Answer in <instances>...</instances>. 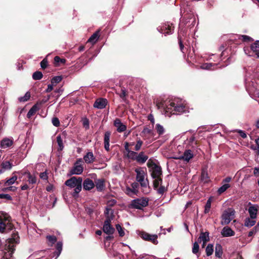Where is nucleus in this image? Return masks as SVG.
Listing matches in <instances>:
<instances>
[{"label":"nucleus","instance_id":"obj_26","mask_svg":"<svg viewBox=\"0 0 259 259\" xmlns=\"http://www.w3.org/2000/svg\"><path fill=\"white\" fill-rule=\"evenodd\" d=\"M40 107L38 106V104H35L32 108L29 110L27 113V117L30 118L32 115H33L39 109Z\"/></svg>","mask_w":259,"mask_h":259},{"label":"nucleus","instance_id":"obj_40","mask_svg":"<svg viewBox=\"0 0 259 259\" xmlns=\"http://www.w3.org/2000/svg\"><path fill=\"white\" fill-rule=\"evenodd\" d=\"M155 180L153 182V186L155 189L157 188L161 185L162 179L160 177L157 178H154Z\"/></svg>","mask_w":259,"mask_h":259},{"label":"nucleus","instance_id":"obj_3","mask_svg":"<svg viewBox=\"0 0 259 259\" xmlns=\"http://www.w3.org/2000/svg\"><path fill=\"white\" fill-rule=\"evenodd\" d=\"M136 173V180L139 183L141 186L143 188H147L149 186V181L146 178V170L144 168L139 167L135 169Z\"/></svg>","mask_w":259,"mask_h":259},{"label":"nucleus","instance_id":"obj_46","mask_svg":"<svg viewBox=\"0 0 259 259\" xmlns=\"http://www.w3.org/2000/svg\"><path fill=\"white\" fill-rule=\"evenodd\" d=\"M62 79V77L61 76H56L54 77L51 79V83L54 85H55L58 83H59Z\"/></svg>","mask_w":259,"mask_h":259},{"label":"nucleus","instance_id":"obj_24","mask_svg":"<svg viewBox=\"0 0 259 259\" xmlns=\"http://www.w3.org/2000/svg\"><path fill=\"white\" fill-rule=\"evenodd\" d=\"M249 217L251 219H256L257 209L255 206H251L248 208Z\"/></svg>","mask_w":259,"mask_h":259},{"label":"nucleus","instance_id":"obj_61","mask_svg":"<svg viewBox=\"0 0 259 259\" xmlns=\"http://www.w3.org/2000/svg\"><path fill=\"white\" fill-rule=\"evenodd\" d=\"M125 193L128 195L136 194L134 193V191L132 189V187H130L128 186H126L125 188Z\"/></svg>","mask_w":259,"mask_h":259},{"label":"nucleus","instance_id":"obj_19","mask_svg":"<svg viewBox=\"0 0 259 259\" xmlns=\"http://www.w3.org/2000/svg\"><path fill=\"white\" fill-rule=\"evenodd\" d=\"M95 157L92 152H88L83 157V160L88 164L92 163L94 162Z\"/></svg>","mask_w":259,"mask_h":259},{"label":"nucleus","instance_id":"obj_34","mask_svg":"<svg viewBox=\"0 0 259 259\" xmlns=\"http://www.w3.org/2000/svg\"><path fill=\"white\" fill-rule=\"evenodd\" d=\"M28 182L29 184H35L37 182V179L35 176L31 175L30 172L27 173Z\"/></svg>","mask_w":259,"mask_h":259},{"label":"nucleus","instance_id":"obj_55","mask_svg":"<svg viewBox=\"0 0 259 259\" xmlns=\"http://www.w3.org/2000/svg\"><path fill=\"white\" fill-rule=\"evenodd\" d=\"M52 124L56 127L60 125V121L57 117H53L52 119Z\"/></svg>","mask_w":259,"mask_h":259},{"label":"nucleus","instance_id":"obj_17","mask_svg":"<svg viewBox=\"0 0 259 259\" xmlns=\"http://www.w3.org/2000/svg\"><path fill=\"white\" fill-rule=\"evenodd\" d=\"M221 234L223 237H231L235 235V232L229 227H225L222 232Z\"/></svg>","mask_w":259,"mask_h":259},{"label":"nucleus","instance_id":"obj_10","mask_svg":"<svg viewBox=\"0 0 259 259\" xmlns=\"http://www.w3.org/2000/svg\"><path fill=\"white\" fill-rule=\"evenodd\" d=\"M184 144L187 148H196L197 145V141L194 134L191 133L189 136L184 141Z\"/></svg>","mask_w":259,"mask_h":259},{"label":"nucleus","instance_id":"obj_53","mask_svg":"<svg viewBox=\"0 0 259 259\" xmlns=\"http://www.w3.org/2000/svg\"><path fill=\"white\" fill-rule=\"evenodd\" d=\"M54 61L56 64L59 65L60 63L64 64L65 63L66 60L64 59H61L59 56H56L54 58Z\"/></svg>","mask_w":259,"mask_h":259},{"label":"nucleus","instance_id":"obj_42","mask_svg":"<svg viewBox=\"0 0 259 259\" xmlns=\"http://www.w3.org/2000/svg\"><path fill=\"white\" fill-rule=\"evenodd\" d=\"M30 93L26 92L24 96L19 98V101L21 102H24L28 101L30 99Z\"/></svg>","mask_w":259,"mask_h":259},{"label":"nucleus","instance_id":"obj_21","mask_svg":"<svg viewBox=\"0 0 259 259\" xmlns=\"http://www.w3.org/2000/svg\"><path fill=\"white\" fill-rule=\"evenodd\" d=\"M12 167V164L9 161H4L1 163V172L10 170Z\"/></svg>","mask_w":259,"mask_h":259},{"label":"nucleus","instance_id":"obj_7","mask_svg":"<svg viewBox=\"0 0 259 259\" xmlns=\"http://www.w3.org/2000/svg\"><path fill=\"white\" fill-rule=\"evenodd\" d=\"M10 224V216L7 213L0 212V233L4 232L6 227Z\"/></svg>","mask_w":259,"mask_h":259},{"label":"nucleus","instance_id":"obj_41","mask_svg":"<svg viewBox=\"0 0 259 259\" xmlns=\"http://www.w3.org/2000/svg\"><path fill=\"white\" fill-rule=\"evenodd\" d=\"M57 142L59 146V150H62L64 148L62 139L60 135L57 137Z\"/></svg>","mask_w":259,"mask_h":259},{"label":"nucleus","instance_id":"obj_60","mask_svg":"<svg viewBox=\"0 0 259 259\" xmlns=\"http://www.w3.org/2000/svg\"><path fill=\"white\" fill-rule=\"evenodd\" d=\"M0 198L6 199L7 200H11L12 197L9 194H0Z\"/></svg>","mask_w":259,"mask_h":259},{"label":"nucleus","instance_id":"obj_14","mask_svg":"<svg viewBox=\"0 0 259 259\" xmlns=\"http://www.w3.org/2000/svg\"><path fill=\"white\" fill-rule=\"evenodd\" d=\"M107 100L100 98L96 100L94 104V107L98 109H103L106 107L107 104Z\"/></svg>","mask_w":259,"mask_h":259},{"label":"nucleus","instance_id":"obj_56","mask_svg":"<svg viewBox=\"0 0 259 259\" xmlns=\"http://www.w3.org/2000/svg\"><path fill=\"white\" fill-rule=\"evenodd\" d=\"M142 144L143 141L141 140H139L135 145V150L136 151H139L141 149Z\"/></svg>","mask_w":259,"mask_h":259},{"label":"nucleus","instance_id":"obj_49","mask_svg":"<svg viewBox=\"0 0 259 259\" xmlns=\"http://www.w3.org/2000/svg\"><path fill=\"white\" fill-rule=\"evenodd\" d=\"M199 249V245L198 243L196 242L193 243V248H192V252L194 254H197L198 253Z\"/></svg>","mask_w":259,"mask_h":259},{"label":"nucleus","instance_id":"obj_9","mask_svg":"<svg viewBox=\"0 0 259 259\" xmlns=\"http://www.w3.org/2000/svg\"><path fill=\"white\" fill-rule=\"evenodd\" d=\"M82 159L79 158L77 160L74 164L72 169L71 170L70 172L72 175H80L83 170V167L82 165Z\"/></svg>","mask_w":259,"mask_h":259},{"label":"nucleus","instance_id":"obj_11","mask_svg":"<svg viewBox=\"0 0 259 259\" xmlns=\"http://www.w3.org/2000/svg\"><path fill=\"white\" fill-rule=\"evenodd\" d=\"M158 31L165 35L171 34L174 31V27L171 23L167 22L164 24L160 28H158Z\"/></svg>","mask_w":259,"mask_h":259},{"label":"nucleus","instance_id":"obj_45","mask_svg":"<svg viewBox=\"0 0 259 259\" xmlns=\"http://www.w3.org/2000/svg\"><path fill=\"white\" fill-rule=\"evenodd\" d=\"M56 248L57 251L56 252L57 253V257H58L59 255L60 254L61 251L62 250V242H58L56 245Z\"/></svg>","mask_w":259,"mask_h":259},{"label":"nucleus","instance_id":"obj_63","mask_svg":"<svg viewBox=\"0 0 259 259\" xmlns=\"http://www.w3.org/2000/svg\"><path fill=\"white\" fill-rule=\"evenodd\" d=\"M82 124L84 127H85V128H89V120L87 118H84L83 120Z\"/></svg>","mask_w":259,"mask_h":259},{"label":"nucleus","instance_id":"obj_16","mask_svg":"<svg viewBox=\"0 0 259 259\" xmlns=\"http://www.w3.org/2000/svg\"><path fill=\"white\" fill-rule=\"evenodd\" d=\"M13 144V139L12 138H6L1 141V147L2 148H7L11 147Z\"/></svg>","mask_w":259,"mask_h":259},{"label":"nucleus","instance_id":"obj_52","mask_svg":"<svg viewBox=\"0 0 259 259\" xmlns=\"http://www.w3.org/2000/svg\"><path fill=\"white\" fill-rule=\"evenodd\" d=\"M50 98V96H48L47 97L44 98L41 101H37L36 104H38V106L40 108L41 105L48 102Z\"/></svg>","mask_w":259,"mask_h":259},{"label":"nucleus","instance_id":"obj_35","mask_svg":"<svg viewBox=\"0 0 259 259\" xmlns=\"http://www.w3.org/2000/svg\"><path fill=\"white\" fill-rule=\"evenodd\" d=\"M155 130L159 136L162 135L165 133L164 127L159 123H157L155 125Z\"/></svg>","mask_w":259,"mask_h":259},{"label":"nucleus","instance_id":"obj_58","mask_svg":"<svg viewBox=\"0 0 259 259\" xmlns=\"http://www.w3.org/2000/svg\"><path fill=\"white\" fill-rule=\"evenodd\" d=\"M48 61L46 58H45L40 62V66L42 69H45L48 66Z\"/></svg>","mask_w":259,"mask_h":259},{"label":"nucleus","instance_id":"obj_1","mask_svg":"<svg viewBox=\"0 0 259 259\" xmlns=\"http://www.w3.org/2000/svg\"><path fill=\"white\" fill-rule=\"evenodd\" d=\"M158 108H163L166 116H170L171 114H181L186 111V107L182 104H178L175 101H169L168 104H164L162 103L157 104Z\"/></svg>","mask_w":259,"mask_h":259},{"label":"nucleus","instance_id":"obj_25","mask_svg":"<svg viewBox=\"0 0 259 259\" xmlns=\"http://www.w3.org/2000/svg\"><path fill=\"white\" fill-rule=\"evenodd\" d=\"M148 158V157L145 155L144 152H141L138 154L136 161L140 163L143 164L147 161Z\"/></svg>","mask_w":259,"mask_h":259},{"label":"nucleus","instance_id":"obj_20","mask_svg":"<svg viewBox=\"0 0 259 259\" xmlns=\"http://www.w3.org/2000/svg\"><path fill=\"white\" fill-rule=\"evenodd\" d=\"M104 182V180L103 179H99L95 180L94 183L95 186H96L98 191H101L104 189L105 187Z\"/></svg>","mask_w":259,"mask_h":259},{"label":"nucleus","instance_id":"obj_8","mask_svg":"<svg viewBox=\"0 0 259 259\" xmlns=\"http://www.w3.org/2000/svg\"><path fill=\"white\" fill-rule=\"evenodd\" d=\"M148 204V200L145 198H141L134 199L131 202V206L133 208L142 209Z\"/></svg>","mask_w":259,"mask_h":259},{"label":"nucleus","instance_id":"obj_48","mask_svg":"<svg viewBox=\"0 0 259 259\" xmlns=\"http://www.w3.org/2000/svg\"><path fill=\"white\" fill-rule=\"evenodd\" d=\"M47 239L51 245L54 244L57 241V238L53 235H48L47 236Z\"/></svg>","mask_w":259,"mask_h":259},{"label":"nucleus","instance_id":"obj_36","mask_svg":"<svg viewBox=\"0 0 259 259\" xmlns=\"http://www.w3.org/2000/svg\"><path fill=\"white\" fill-rule=\"evenodd\" d=\"M223 253L222 246L220 244H217L215 250V255L217 257H221Z\"/></svg>","mask_w":259,"mask_h":259},{"label":"nucleus","instance_id":"obj_28","mask_svg":"<svg viewBox=\"0 0 259 259\" xmlns=\"http://www.w3.org/2000/svg\"><path fill=\"white\" fill-rule=\"evenodd\" d=\"M200 180L203 183H207L209 182L210 180L208 176L207 172L205 169H203L202 170Z\"/></svg>","mask_w":259,"mask_h":259},{"label":"nucleus","instance_id":"obj_30","mask_svg":"<svg viewBox=\"0 0 259 259\" xmlns=\"http://www.w3.org/2000/svg\"><path fill=\"white\" fill-rule=\"evenodd\" d=\"M256 219H251L250 217L246 218L244 226L247 227H251L254 226L256 223Z\"/></svg>","mask_w":259,"mask_h":259},{"label":"nucleus","instance_id":"obj_15","mask_svg":"<svg viewBox=\"0 0 259 259\" xmlns=\"http://www.w3.org/2000/svg\"><path fill=\"white\" fill-rule=\"evenodd\" d=\"M82 185L84 190L89 191L95 187V183L92 180L87 178L84 180Z\"/></svg>","mask_w":259,"mask_h":259},{"label":"nucleus","instance_id":"obj_33","mask_svg":"<svg viewBox=\"0 0 259 259\" xmlns=\"http://www.w3.org/2000/svg\"><path fill=\"white\" fill-rule=\"evenodd\" d=\"M193 157V154L191 153V151L190 150H188L186 151L183 156H182V158L184 159L185 160L188 161L190 159H191Z\"/></svg>","mask_w":259,"mask_h":259},{"label":"nucleus","instance_id":"obj_27","mask_svg":"<svg viewBox=\"0 0 259 259\" xmlns=\"http://www.w3.org/2000/svg\"><path fill=\"white\" fill-rule=\"evenodd\" d=\"M250 48L255 53L257 58H259V40H256L250 46Z\"/></svg>","mask_w":259,"mask_h":259},{"label":"nucleus","instance_id":"obj_64","mask_svg":"<svg viewBox=\"0 0 259 259\" xmlns=\"http://www.w3.org/2000/svg\"><path fill=\"white\" fill-rule=\"evenodd\" d=\"M142 133L144 135L150 134L152 133V131L148 127H145L142 131Z\"/></svg>","mask_w":259,"mask_h":259},{"label":"nucleus","instance_id":"obj_2","mask_svg":"<svg viewBox=\"0 0 259 259\" xmlns=\"http://www.w3.org/2000/svg\"><path fill=\"white\" fill-rule=\"evenodd\" d=\"M82 179L81 177H73L67 180L65 182L66 186L70 188H74V191L72 193L73 197H77L78 193L81 191L82 189Z\"/></svg>","mask_w":259,"mask_h":259},{"label":"nucleus","instance_id":"obj_62","mask_svg":"<svg viewBox=\"0 0 259 259\" xmlns=\"http://www.w3.org/2000/svg\"><path fill=\"white\" fill-rule=\"evenodd\" d=\"M241 37H242V40L244 41H252V39L247 36V35H241Z\"/></svg>","mask_w":259,"mask_h":259},{"label":"nucleus","instance_id":"obj_44","mask_svg":"<svg viewBox=\"0 0 259 259\" xmlns=\"http://www.w3.org/2000/svg\"><path fill=\"white\" fill-rule=\"evenodd\" d=\"M137 156V153L133 151H128L127 153V157L132 160H136Z\"/></svg>","mask_w":259,"mask_h":259},{"label":"nucleus","instance_id":"obj_51","mask_svg":"<svg viewBox=\"0 0 259 259\" xmlns=\"http://www.w3.org/2000/svg\"><path fill=\"white\" fill-rule=\"evenodd\" d=\"M6 187L2 188V191L3 192H8L9 191H15L16 190L17 188L15 186H5Z\"/></svg>","mask_w":259,"mask_h":259},{"label":"nucleus","instance_id":"obj_37","mask_svg":"<svg viewBox=\"0 0 259 259\" xmlns=\"http://www.w3.org/2000/svg\"><path fill=\"white\" fill-rule=\"evenodd\" d=\"M230 187V184H224L223 186H222L220 188H219L218 190V193L220 195L222 194L225 191H226Z\"/></svg>","mask_w":259,"mask_h":259},{"label":"nucleus","instance_id":"obj_43","mask_svg":"<svg viewBox=\"0 0 259 259\" xmlns=\"http://www.w3.org/2000/svg\"><path fill=\"white\" fill-rule=\"evenodd\" d=\"M116 229L118 232L119 236L123 237L124 235V229L122 228L119 224L116 225Z\"/></svg>","mask_w":259,"mask_h":259},{"label":"nucleus","instance_id":"obj_6","mask_svg":"<svg viewBox=\"0 0 259 259\" xmlns=\"http://www.w3.org/2000/svg\"><path fill=\"white\" fill-rule=\"evenodd\" d=\"M138 235L143 240L147 241H150L154 244L158 243L157 235L155 234H150L143 231H138Z\"/></svg>","mask_w":259,"mask_h":259},{"label":"nucleus","instance_id":"obj_32","mask_svg":"<svg viewBox=\"0 0 259 259\" xmlns=\"http://www.w3.org/2000/svg\"><path fill=\"white\" fill-rule=\"evenodd\" d=\"M104 213L106 217V220H108L109 219L111 218V221L113 219V210L111 208L106 207Z\"/></svg>","mask_w":259,"mask_h":259},{"label":"nucleus","instance_id":"obj_12","mask_svg":"<svg viewBox=\"0 0 259 259\" xmlns=\"http://www.w3.org/2000/svg\"><path fill=\"white\" fill-rule=\"evenodd\" d=\"M111 221V218L108 220H106L103 227L104 232L108 235L112 234L115 230L114 228L110 225Z\"/></svg>","mask_w":259,"mask_h":259},{"label":"nucleus","instance_id":"obj_29","mask_svg":"<svg viewBox=\"0 0 259 259\" xmlns=\"http://www.w3.org/2000/svg\"><path fill=\"white\" fill-rule=\"evenodd\" d=\"M99 37V31H97L89 38L88 42H91L92 44H95Z\"/></svg>","mask_w":259,"mask_h":259},{"label":"nucleus","instance_id":"obj_54","mask_svg":"<svg viewBox=\"0 0 259 259\" xmlns=\"http://www.w3.org/2000/svg\"><path fill=\"white\" fill-rule=\"evenodd\" d=\"M156 189L157 193L160 195L163 194V193L167 190L166 188L164 186L161 185H160L158 188H157Z\"/></svg>","mask_w":259,"mask_h":259},{"label":"nucleus","instance_id":"obj_39","mask_svg":"<svg viewBox=\"0 0 259 259\" xmlns=\"http://www.w3.org/2000/svg\"><path fill=\"white\" fill-rule=\"evenodd\" d=\"M43 75L40 71H35L33 73L32 78L34 80H40L42 78Z\"/></svg>","mask_w":259,"mask_h":259},{"label":"nucleus","instance_id":"obj_47","mask_svg":"<svg viewBox=\"0 0 259 259\" xmlns=\"http://www.w3.org/2000/svg\"><path fill=\"white\" fill-rule=\"evenodd\" d=\"M131 187L134 193L137 194L138 192L139 184L138 182H134L131 184Z\"/></svg>","mask_w":259,"mask_h":259},{"label":"nucleus","instance_id":"obj_23","mask_svg":"<svg viewBox=\"0 0 259 259\" xmlns=\"http://www.w3.org/2000/svg\"><path fill=\"white\" fill-rule=\"evenodd\" d=\"M209 233L208 232L201 233L200 236L198 239V241L199 242L202 241L204 242V244H206V243L209 241Z\"/></svg>","mask_w":259,"mask_h":259},{"label":"nucleus","instance_id":"obj_38","mask_svg":"<svg viewBox=\"0 0 259 259\" xmlns=\"http://www.w3.org/2000/svg\"><path fill=\"white\" fill-rule=\"evenodd\" d=\"M206 253L207 256L211 255L213 252V246L211 244H209L207 246L206 249Z\"/></svg>","mask_w":259,"mask_h":259},{"label":"nucleus","instance_id":"obj_5","mask_svg":"<svg viewBox=\"0 0 259 259\" xmlns=\"http://www.w3.org/2000/svg\"><path fill=\"white\" fill-rule=\"evenodd\" d=\"M234 215L235 211L233 209L229 208L225 210L222 215L221 224L228 225L234 219Z\"/></svg>","mask_w":259,"mask_h":259},{"label":"nucleus","instance_id":"obj_59","mask_svg":"<svg viewBox=\"0 0 259 259\" xmlns=\"http://www.w3.org/2000/svg\"><path fill=\"white\" fill-rule=\"evenodd\" d=\"M39 177L43 180H47L48 179V174L46 171L41 172L39 174Z\"/></svg>","mask_w":259,"mask_h":259},{"label":"nucleus","instance_id":"obj_18","mask_svg":"<svg viewBox=\"0 0 259 259\" xmlns=\"http://www.w3.org/2000/svg\"><path fill=\"white\" fill-rule=\"evenodd\" d=\"M111 133L110 132H106L104 135V148L107 151L110 150V137Z\"/></svg>","mask_w":259,"mask_h":259},{"label":"nucleus","instance_id":"obj_57","mask_svg":"<svg viewBox=\"0 0 259 259\" xmlns=\"http://www.w3.org/2000/svg\"><path fill=\"white\" fill-rule=\"evenodd\" d=\"M258 229H257V226H255L249 232L248 234V236L251 237L253 236L258 231Z\"/></svg>","mask_w":259,"mask_h":259},{"label":"nucleus","instance_id":"obj_22","mask_svg":"<svg viewBox=\"0 0 259 259\" xmlns=\"http://www.w3.org/2000/svg\"><path fill=\"white\" fill-rule=\"evenodd\" d=\"M218 64L212 63H206L201 66V68L206 70H214L217 68Z\"/></svg>","mask_w":259,"mask_h":259},{"label":"nucleus","instance_id":"obj_50","mask_svg":"<svg viewBox=\"0 0 259 259\" xmlns=\"http://www.w3.org/2000/svg\"><path fill=\"white\" fill-rule=\"evenodd\" d=\"M211 207V199L209 198L206 202V203L205 206L204 213H208Z\"/></svg>","mask_w":259,"mask_h":259},{"label":"nucleus","instance_id":"obj_13","mask_svg":"<svg viewBox=\"0 0 259 259\" xmlns=\"http://www.w3.org/2000/svg\"><path fill=\"white\" fill-rule=\"evenodd\" d=\"M113 125L118 133H122L126 130V125L122 123L119 118H116L114 120Z\"/></svg>","mask_w":259,"mask_h":259},{"label":"nucleus","instance_id":"obj_31","mask_svg":"<svg viewBox=\"0 0 259 259\" xmlns=\"http://www.w3.org/2000/svg\"><path fill=\"white\" fill-rule=\"evenodd\" d=\"M18 177L17 176H13L12 177L8 179L7 181L4 182V186H11L14 184L17 181Z\"/></svg>","mask_w":259,"mask_h":259},{"label":"nucleus","instance_id":"obj_4","mask_svg":"<svg viewBox=\"0 0 259 259\" xmlns=\"http://www.w3.org/2000/svg\"><path fill=\"white\" fill-rule=\"evenodd\" d=\"M147 166L150 169L152 178H157L161 177L162 175V170L160 166L150 160L147 163Z\"/></svg>","mask_w":259,"mask_h":259}]
</instances>
